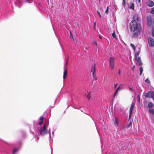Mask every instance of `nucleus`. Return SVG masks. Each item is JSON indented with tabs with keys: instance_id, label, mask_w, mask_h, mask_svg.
Masks as SVG:
<instances>
[{
	"instance_id": "obj_29",
	"label": "nucleus",
	"mask_w": 154,
	"mask_h": 154,
	"mask_svg": "<svg viewBox=\"0 0 154 154\" xmlns=\"http://www.w3.org/2000/svg\"><path fill=\"white\" fill-rule=\"evenodd\" d=\"M118 90H117L116 89V91L115 93H114V95H113V97H115V96H116V95L117 94V93H118Z\"/></svg>"
},
{
	"instance_id": "obj_6",
	"label": "nucleus",
	"mask_w": 154,
	"mask_h": 154,
	"mask_svg": "<svg viewBox=\"0 0 154 154\" xmlns=\"http://www.w3.org/2000/svg\"><path fill=\"white\" fill-rule=\"evenodd\" d=\"M148 43L149 46L152 47L154 45V40L151 37L148 38Z\"/></svg>"
},
{
	"instance_id": "obj_35",
	"label": "nucleus",
	"mask_w": 154,
	"mask_h": 154,
	"mask_svg": "<svg viewBox=\"0 0 154 154\" xmlns=\"http://www.w3.org/2000/svg\"><path fill=\"white\" fill-rule=\"evenodd\" d=\"M128 88H129V89L130 91H134V89H133V88H130L129 87Z\"/></svg>"
},
{
	"instance_id": "obj_15",
	"label": "nucleus",
	"mask_w": 154,
	"mask_h": 154,
	"mask_svg": "<svg viewBox=\"0 0 154 154\" xmlns=\"http://www.w3.org/2000/svg\"><path fill=\"white\" fill-rule=\"evenodd\" d=\"M148 112L150 113L154 114V109H150L148 110Z\"/></svg>"
},
{
	"instance_id": "obj_13",
	"label": "nucleus",
	"mask_w": 154,
	"mask_h": 154,
	"mask_svg": "<svg viewBox=\"0 0 154 154\" xmlns=\"http://www.w3.org/2000/svg\"><path fill=\"white\" fill-rule=\"evenodd\" d=\"M67 76V72L64 70L63 74V79H65Z\"/></svg>"
},
{
	"instance_id": "obj_39",
	"label": "nucleus",
	"mask_w": 154,
	"mask_h": 154,
	"mask_svg": "<svg viewBox=\"0 0 154 154\" xmlns=\"http://www.w3.org/2000/svg\"><path fill=\"white\" fill-rule=\"evenodd\" d=\"M118 74L119 75H121V72L120 69L119 70Z\"/></svg>"
},
{
	"instance_id": "obj_40",
	"label": "nucleus",
	"mask_w": 154,
	"mask_h": 154,
	"mask_svg": "<svg viewBox=\"0 0 154 154\" xmlns=\"http://www.w3.org/2000/svg\"><path fill=\"white\" fill-rule=\"evenodd\" d=\"M117 85V84H114V88H116Z\"/></svg>"
},
{
	"instance_id": "obj_12",
	"label": "nucleus",
	"mask_w": 154,
	"mask_h": 154,
	"mask_svg": "<svg viewBox=\"0 0 154 154\" xmlns=\"http://www.w3.org/2000/svg\"><path fill=\"white\" fill-rule=\"evenodd\" d=\"M43 119L44 117L42 116H41L40 118V122L39 123V125H41L42 124Z\"/></svg>"
},
{
	"instance_id": "obj_37",
	"label": "nucleus",
	"mask_w": 154,
	"mask_h": 154,
	"mask_svg": "<svg viewBox=\"0 0 154 154\" xmlns=\"http://www.w3.org/2000/svg\"><path fill=\"white\" fill-rule=\"evenodd\" d=\"M151 21L150 20H149V19H148V23H151Z\"/></svg>"
},
{
	"instance_id": "obj_9",
	"label": "nucleus",
	"mask_w": 154,
	"mask_h": 154,
	"mask_svg": "<svg viewBox=\"0 0 154 154\" xmlns=\"http://www.w3.org/2000/svg\"><path fill=\"white\" fill-rule=\"evenodd\" d=\"M135 104L134 103H132L130 108V114L129 116H130L132 114V110L133 109L134 107V106H135Z\"/></svg>"
},
{
	"instance_id": "obj_33",
	"label": "nucleus",
	"mask_w": 154,
	"mask_h": 154,
	"mask_svg": "<svg viewBox=\"0 0 154 154\" xmlns=\"http://www.w3.org/2000/svg\"><path fill=\"white\" fill-rule=\"evenodd\" d=\"M108 12H109V9H108V8L107 7V8L106 9L105 11V13L106 14H108Z\"/></svg>"
},
{
	"instance_id": "obj_18",
	"label": "nucleus",
	"mask_w": 154,
	"mask_h": 154,
	"mask_svg": "<svg viewBox=\"0 0 154 154\" xmlns=\"http://www.w3.org/2000/svg\"><path fill=\"white\" fill-rule=\"evenodd\" d=\"M90 93L91 92H89L88 94L86 95V97L88 99V100H89L90 97Z\"/></svg>"
},
{
	"instance_id": "obj_8",
	"label": "nucleus",
	"mask_w": 154,
	"mask_h": 154,
	"mask_svg": "<svg viewBox=\"0 0 154 154\" xmlns=\"http://www.w3.org/2000/svg\"><path fill=\"white\" fill-rule=\"evenodd\" d=\"M147 5L150 7H152L154 5V3L153 2L149 0H148L147 2Z\"/></svg>"
},
{
	"instance_id": "obj_14",
	"label": "nucleus",
	"mask_w": 154,
	"mask_h": 154,
	"mask_svg": "<svg viewBox=\"0 0 154 154\" xmlns=\"http://www.w3.org/2000/svg\"><path fill=\"white\" fill-rule=\"evenodd\" d=\"M154 106V104L151 102H149L148 104V107L149 108L152 107Z\"/></svg>"
},
{
	"instance_id": "obj_26",
	"label": "nucleus",
	"mask_w": 154,
	"mask_h": 154,
	"mask_svg": "<svg viewBox=\"0 0 154 154\" xmlns=\"http://www.w3.org/2000/svg\"><path fill=\"white\" fill-rule=\"evenodd\" d=\"M131 125V123H129L126 126V128H128Z\"/></svg>"
},
{
	"instance_id": "obj_27",
	"label": "nucleus",
	"mask_w": 154,
	"mask_h": 154,
	"mask_svg": "<svg viewBox=\"0 0 154 154\" xmlns=\"http://www.w3.org/2000/svg\"><path fill=\"white\" fill-rule=\"evenodd\" d=\"M151 13L154 14V8H152L150 11Z\"/></svg>"
},
{
	"instance_id": "obj_3",
	"label": "nucleus",
	"mask_w": 154,
	"mask_h": 154,
	"mask_svg": "<svg viewBox=\"0 0 154 154\" xmlns=\"http://www.w3.org/2000/svg\"><path fill=\"white\" fill-rule=\"evenodd\" d=\"M115 60L113 58L110 57L109 59V67L112 69H114V67Z\"/></svg>"
},
{
	"instance_id": "obj_38",
	"label": "nucleus",
	"mask_w": 154,
	"mask_h": 154,
	"mask_svg": "<svg viewBox=\"0 0 154 154\" xmlns=\"http://www.w3.org/2000/svg\"><path fill=\"white\" fill-rule=\"evenodd\" d=\"M95 26H96V22H94V29H95L96 28Z\"/></svg>"
},
{
	"instance_id": "obj_34",
	"label": "nucleus",
	"mask_w": 154,
	"mask_h": 154,
	"mask_svg": "<svg viewBox=\"0 0 154 154\" xmlns=\"http://www.w3.org/2000/svg\"><path fill=\"white\" fill-rule=\"evenodd\" d=\"M97 14H98V15H99V17L101 18V16L100 14V12L98 11H97Z\"/></svg>"
},
{
	"instance_id": "obj_17",
	"label": "nucleus",
	"mask_w": 154,
	"mask_h": 154,
	"mask_svg": "<svg viewBox=\"0 0 154 154\" xmlns=\"http://www.w3.org/2000/svg\"><path fill=\"white\" fill-rule=\"evenodd\" d=\"M92 75L93 76V78L95 80H97V78L96 76V74H92Z\"/></svg>"
},
{
	"instance_id": "obj_46",
	"label": "nucleus",
	"mask_w": 154,
	"mask_h": 154,
	"mask_svg": "<svg viewBox=\"0 0 154 154\" xmlns=\"http://www.w3.org/2000/svg\"><path fill=\"white\" fill-rule=\"evenodd\" d=\"M52 134H54V131H53V132H52Z\"/></svg>"
},
{
	"instance_id": "obj_25",
	"label": "nucleus",
	"mask_w": 154,
	"mask_h": 154,
	"mask_svg": "<svg viewBox=\"0 0 154 154\" xmlns=\"http://www.w3.org/2000/svg\"><path fill=\"white\" fill-rule=\"evenodd\" d=\"M26 2L30 3H31L32 2V0H26Z\"/></svg>"
},
{
	"instance_id": "obj_48",
	"label": "nucleus",
	"mask_w": 154,
	"mask_h": 154,
	"mask_svg": "<svg viewBox=\"0 0 154 154\" xmlns=\"http://www.w3.org/2000/svg\"><path fill=\"white\" fill-rule=\"evenodd\" d=\"M100 0H99V2H100Z\"/></svg>"
},
{
	"instance_id": "obj_47",
	"label": "nucleus",
	"mask_w": 154,
	"mask_h": 154,
	"mask_svg": "<svg viewBox=\"0 0 154 154\" xmlns=\"http://www.w3.org/2000/svg\"><path fill=\"white\" fill-rule=\"evenodd\" d=\"M37 140H38V137H37Z\"/></svg>"
},
{
	"instance_id": "obj_31",
	"label": "nucleus",
	"mask_w": 154,
	"mask_h": 154,
	"mask_svg": "<svg viewBox=\"0 0 154 154\" xmlns=\"http://www.w3.org/2000/svg\"><path fill=\"white\" fill-rule=\"evenodd\" d=\"M123 89V87H118L117 89V90L119 91V90H121V89Z\"/></svg>"
},
{
	"instance_id": "obj_49",
	"label": "nucleus",
	"mask_w": 154,
	"mask_h": 154,
	"mask_svg": "<svg viewBox=\"0 0 154 154\" xmlns=\"http://www.w3.org/2000/svg\"><path fill=\"white\" fill-rule=\"evenodd\" d=\"M49 131H50V129H49Z\"/></svg>"
},
{
	"instance_id": "obj_20",
	"label": "nucleus",
	"mask_w": 154,
	"mask_h": 154,
	"mask_svg": "<svg viewBox=\"0 0 154 154\" xmlns=\"http://www.w3.org/2000/svg\"><path fill=\"white\" fill-rule=\"evenodd\" d=\"M19 150V149H14L13 152V154H15Z\"/></svg>"
},
{
	"instance_id": "obj_42",
	"label": "nucleus",
	"mask_w": 154,
	"mask_h": 154,
	"mask_svg": "<svg viewBox=\"0 0 154 154\" xmlns=\"http://www.w3.org/2000/svg\"><path fill=\"white\" fill-rule=\"evenodd\" d=\"M151 98H152L153 99V100H154V96H153V97H151Z\"/></svg>"
},
{
	"instance_id": "obj_2",
	"label": "nucleus",
	"mask_w": 154,
	"mask_h": 154,
	"mask_svg": "<svg viewBox=\"0 0 154 154\" xmlns=\"http://www.w3.org/2000/svg\"><path fill=\"white\" fill-rule=\"evenodd\" d=\"M48 122L47 120L46 121L45 124L44 125L43 127L40 128L39 131V132L40 134L44 135L47 133L49 131L47 129V127L48 126Z\"/></svg>"
},
{
	"instance_id": "obj_24",
	"label": "nucleus",
	"mask_w": 154,
	"mask_h": 154,
	"mask_svg": "<svg viewBox=\"0 0 154 154\" xmlns=\"http://www.w3.org/2000/svg\"><path fill=\"white\" fill-rule=\"evenodd\" d=\"M92 43L94 45H95L96 46H97V44L96 41H94Z\"/></svg>"
},
{
	"instance_id": "obj_41",
	"label": "nucleus",
	"mask_w": 154,
	"mask_h": 154,
	"mask_svg": "<svg viewBox=\"0 0 154 154\" xmlns=\"http://www.w3.org/2000/svg\"><path fill=\"white\" fill-rule=\"evenodd\" d=\"M152 35L154 36V30L152 32Z\"/></svg>"
},
{
	"instance_id": "obj_22",
	"label": "nucleus",
	"mask_w": 154,
	"mask_h": 154,
	"mask_svg": "<svg viewBox=\"0 0 154 154\" xmlns=\"http://www.w3.org/2000/svg\"><path fill=\"white\" fill-rule=\"evenodd\" d=\"M130 45H131V47L133 48V49L134 50H135V46H134V45H133L131 43Z\"/></svg>"
},
{
	"instance_id": "obj_51",
	"label": "nucleus",
	"mask_w": 154,
	"mask_h": 154,
	"mask_svg": "<svg viewBox=\"0 0 154 154\" xmlns=\"http://www.w3.org/2000/svg\"><path fill=\"white\" fill-rule=\"evenodd\" d=\"M75 1H76V0H75Z\"/></svg>"
},
{
	"instance_id": "obj_23",
	"label": "nucleus",
	"mask_w": 154,
	"mask_h": 154,
	"mask_svg": "<svg viewBox=\"0 0 154 154\" xmlns=\"http://www.w3.org/2000/svg\"><path fill=\"white\" fill-rule=\"evenodd\" d=\"M122 5L124 7H125L126 5V3L125 0H123Z\"/></svg>"
},
{
	"instance_id": "obj_44",
	"label": "nucleus",
	"mask_w": 154,
	"mask_h": 154,
	"mask_svg": "<svg viewBox=\"0 0 154 154\" xmlns=\"http://www.w3.org/2000/svg\"><path fill=\"white\" fill-rule=\"evenodd\" d=\"M49 136H50V138H51V136H50V132H49Z\"/></svg>"
},
{
	"instance_id": "obj_30",
	"label": "nucleus",
	"mask_w": 154,
	"mask_h": 154,
	"mask_svg": "<svg viewBox=\"0 0 154 154\" xmlns=\"http://www.w3.org/2000/svg\"><path fill=\"white\" fill-rule=\"evenodd\" d=\"M137 18L138 17L137 15H135L133 16V19H134L137 20Z\"/></svg>"
},
{
	"instance_id": "obj_1",
	"label": "nucleus",
	"mask_w": 154,
	"mask_h": 154,
	"mask_svg": "<svg viewBox=\"0 0 154 154\" xmlns=\"http://www.w3.org/2000/svg\"><path fill=\"white\" fill-rule=\"evenodd\" d=\"M130 28L131 32L136 31L139 33L141 30V27L140 25L138 24L135 20H132L130 23Z\"/></svg>"
},
{
	"instance_id": "obj_45",
	"label": "nucleus",
	"mask_w": 154,
	"mask_h": 154,
	"mask_svg": "<svg viewBox=\"0 0 154 154\" xmlns=\"http://www.w3.org/2000/svg\"><path fill=\"white\" fill-rule=\"evenodd\" d=\"M138 1H139V2H140V0H138Z\"/></svg>"
},
{
	"instance_id": "obj_32",
	"label": "nucleus",
	"mask_w": 154,
	"mask_h": 154,
	"mask_svg": "<svg viewBox=\"0 0 154 154\" xmlns=\"http://www.w3.org/2000/svg\"><path fill=\"white\" fill-rule=\"evenodd\" d=\"M138 34L137 33H134L133 34V35L134 36H137Z\"/></svg>"
},
{
	"instance_id": "obj_50",
	"label": "nucleus",
	"mask_w": 154,
	"mask_h": 154,
	"mask_svg": "<svg viewBox=\"0 0 154 154\" xmlns=\"http://www.w3.org/2000/svg\"><path fill=\"white\" fill-rule=\"evenodd\" d=\"M99 37L100 38H101V37L100 36H99Z\"/></svg>"
},
{
	"instance_id": "obj_43",
	"label": "nucleus",
	"mask_w": 154,
	"mask_h": 154,
	"mask_svg": "<svg viewBox=\"0 0 154 154\" xmlns=\"http://www.w3.org/2000/svg\"><path fill=\"white\" fill-rule=\"evenodd\" d=\"M135 67V66H134L133 67L132 69H134V68Z\"/></svg>"
},
{
	"instance_id": "obj_36",
	"label": "nucleus",
	"mask_w": 154,
	"mask_h": 154,
	"mask_svg": "<svg viewBox=\"0 0 154 154\" xmlns=\"http://www.w3.org/2000/svg\"><path fill=\"white\" fill-rule=\"evenodd\" d=\"M68 58H67V60H66V63H65V67H64V68H66V65H67V63H68Z\"/></svg>"
},
{
	"instance_id": "obj_7",
	"label": "nucleus",
	"mask_w": 154,
	"mask_h": 154,
	"mask_svg": "<svg viewBox=\"0 0 154 154\" xmlns=\"http://www.w3.org/2000/svg\"><path fill=\"white\" fill-rule=\"evenodd\" d=\"M96 64L94 63L92 66L91 69V72H92V74H96Z\"/></svg>"
},
{
	"instance_id": "obj_19",
	"label": "nucleus",
	"mask_w": 154,
	"mask_h": 154,
	"mask_svg": "<svg viewBox=\"0 0 154 154\" xmlns=\"http://www.w3.org/2000/svg\"><path fill=\"white\" fill-rule=\"evenodd\" d=\"M139 70L140 71V75H141L143 71V69L142 67L140 68Z\"/></svg>"
},
{
	"instance_id": "obj_21",
	"label": "nucleus",
	"mask_w": 154,
	"mask_h": 154,
	"mask_svg": "<svg viewBox=\"0 0 154 154\" xmlns=\"http://www.w3.org/2000/svg\"><path fill=\"white\" fill-rule=\"evenodd\" d=\"M70 38L73 40V41H75V39L73 37L72 34H71V32H70Z\"/></svg>"
},
{
	"instance_id": "obj_16",
	"label": "nucleus",
	"mask_w": 154,
	"mask_h": 154,
	"mask_svg": "<svg viewBox=\"0 0 154 154\" xmlns=\"http://www.w3.org/2000/svg\"><path fill=\"white\" fill-rule=\"evenodd\" d=\"M112 37L114 38L116 40L117 39V36L116 35L115 32H114L112 34Z\"/></svg>"
},
{
	"instance_id": "obj_11",
	"label": "nucleus",
	"mask_w": 154,
	"mask_h": 154,
	"mask_svg": "<svg viewBox=\"0 0 154 154\" xmlns=\"http://www.w3.org/2000/svg\"><path fill=\"white\" fill-rule=\"evenodd\" d=\"M134 4L132 3H131L129 6V8L130 9L134 10Z\"/></svg>"
},
{
	"instance_id": "obj_28",
	"label": "nucleus",
	"mask_w": 154,
	"mask_h": 154,
	"mask_svg": "<svg viewBox=\"0 0 154 154\" xmlns=\"http://www.w3.org/2000/svg\"><path fill=\"white\" fill-rule=\"evenodd\" d=\"M145 82L146 83H148L149 84H150L149 81L148 79H146L145 80Z\"/></svg>"
},
{
	"instance_id": "obj_4",
	"label": "nucleus",
	"mask_w": 154,
	"mask_h": 154,
	"mask_svg": "<svg viewBox=\"0 0 154 154\" xmlns=\"http://www.w3.org/2000/svg\"><path fill=\"white\" fill-rule=\"evenodd\" d=\"M138 55V53L135 54V60L136 61L137 64H138L140 65H142V63L141 62V61L140 57H137Z\"/></svg>"
},
{
	"instance_id": "obj_10",
	"label": "nucleus",
	"mask_w": 154,
	"mask_h": 154,
	"mask_svg": "<svg viewBox=\"0 0 154 154\" xmlns=\"http://www.w3.org/2000/svg\"><path fill=\"white\" fill-rule=\"evenodd\" d=\"M118 119L116 117L115 119L114 122V125L115 127H117L118 126Z\"/></svg>"
},
{
	"instance_id": "obj_5",
	"label": "nucleus",
	"mask_w": 154,
	"mask_h": 154,
	"mask_svg": "<svg viewBox=\"0 0 154 154\" xmlns=\"http://www.w3.org/2000/svg\"><path fill=\"white\" fill-rule=\"evenodd\" d=\"M154 96V92L152 91H150L145 94L144 96L146 98L152 97Z\"/></svg>"
}]
</instances>
